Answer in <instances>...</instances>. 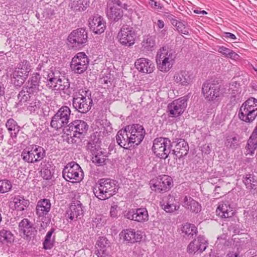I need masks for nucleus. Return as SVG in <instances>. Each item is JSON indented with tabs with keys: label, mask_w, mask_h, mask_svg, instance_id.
<instances>
[{
	"label": "nucleus",
	"mask_w": 257,
	"mask_h": 257,
	"mask_svg": "<svg viewBox=\"0 0 257 257\" xmlns=\"http://www.w3.org/2000/svg\"><path fill=\"white\" fill-rule=\"evenodd\" d=\"M231 50L223 46L218 47V52L227 57Z\"/></svg>",
	"instance_id": "obj_54"
},
{
	"label": "nucleus",
	"mask_w": 257,
	"mask_h": 257,
	"mask_svg": "<svg viewBox=\"0 0 257 257\" xmlns=\"http://www.w3.org/2000/svg\"><path fill=\"white\" fill-rule=\"evenodd\" d=\"M136 69L140 72L151 73L155 69L154 64L152 62L145 58H141L136 60L135 63Z\"/></svg>",
	"instance_id": "obj_29"
},
{
	"label": "nucleus",
	"mask_w": 257,
	"mask_h": 257,
	"mask_svg": "<svg viewBox=\"0 0 257 257\" xmlns=\"http://www.w3.org/2000/svg\"><path fill=\"white\" fill-rule=\"evenodd\" d=\"M225 145L229 149H235L239 146V139L236 137H228L225 142Z\"/></svg>",
	"instance_id": "obj_48"
},
{
	"label": "nucleus",
	"mask_w": 257,
	"mask_h": 257,
	"mask_svg": "<svg viewBox=\"0 0 257 257\" xmlns=\"http://www.w3.org/2000/svg\"><path fill=\"white\" fill-rule=\"evenodd\" d=\"M87 150L90 152L93 156L99 152L101 149L96 142L94 141L89 142L86 146Z\"/></svg>",
	"instance_id": "obj_52"
},
{
	"label": "nucleus",
	"mask_w": 257,
	"mask_h": 257,
	"mask_svg": "<svg viewBox=\"0 0 257 257\" xmlns=\"http://www.w3.org/2000/svg\"><path fill=\"white\" fill-rule=\"evenodd\" d=\"M238 118L246 123L252 122L257 116V99L250 97L241 105Z\"/></svg>",
	"instance_id": "obj_4"
},
{
	"label": "nucleus",
	"mask_w": 257,
	"mask_h": 257,
	"mask_svg": "<svg viewBox=\"0 0 257 257\" xmlns=\"http://www.w3.org/2000/svg\"><path fill=\"white\" fill-rule=\"evenodd\" d=\"M41 78L39 73L35 72L30 78L28 84L40 85Z\"/></svg>",
	"instance_id": "obj_53"
},
{
	"label": "nucleus",
	"mask_w": 257,
	"mask_h": 257,
	"mask_svg": "<svg viewBox=\"0 0 257 257\" xmlns=\"http://www.w3.org/2000/svg\"><path fill=\"white\" fill-rule=\"evenodd\" d=\"M130 134L133 147L138 146L141 143L146 135L144 127L139 124H133L126 126Z\"/></svg>",
	"instance_id": "obj_19"
},
{
	"label": "nucleus",
	"mask_w": 257,
	"mask_h": 257,
	"mask_svg": "<svg viewBox=\"0 0 257 257\" xmlns=\"http://www.w3.org/2000/svg\"><path fill=\"white\" fill-rule=\"evenodd\" d=\"M176 54L172 50H168L166 47H163L158 52L156 56V63L158 69L163 72L169 71L175 63Z\"/></svg>",
	"instance_id": "obj_3"
},
{
	"label": "nucleus",
	"mask_w": 257,
	"mask_h": 257,
	"mask_svg": "<svg viewBox=\"0 0 257 257\" xmlns=\"http://www.w3.org/2000/svg\"><path fill=\"white\" fill-rule=\"evenodd\" d=\"M106 14L108 19L113 22H117L123 16L122 9L127 10L128 5L123 4L120 0H109L107 2Z\"/></svg>",
	"instance_id": "obj_5"
},
{
	"label": "nucleus",
	"mask_w": 257,
	"mask_h": 257,
	"mask_svg": "<svg viewBox=\"0 0 257 257\" xmlns=\"http://www.w3.org/2000/svg\"><path fill=\"white\" fill-rule=\"evenodd\" d=\"M172 147L175 144V149L172 150V154L179 159L186 156L189 151V146L186 141L183 139L176 138L173 140Z\"/></svg>",
	"instance_id": "obj_23"
},
{
	"label": "nucleus",
	"mask_w": 257,
	"mask_h": 257,
	"mask_svg": "<svg viewBox=\"0 0 257 257\" xmlns=\"http://www.w3.org/2000/svg\"><path fill=\"white\" fill-rule=\"evenodd\" d=\"M202 92L206 100L210 102L220 101L224 93L220 85L209 82H205L203 84Z\"/></svg>",
	"instance_id": "obj_9"
},
{
	"label": "nucleus",
	"mask_w": 257,
	"mask_h": 257,
	"mask_svg": "<svg viewBox=\"0 0 257 257\" xmlns=\"http://www.w3.org/2000/svg\"><path fill=\"white\" fill-rule=\"evenodd\" d=\"M143 47L148 51L152 50L155 46V40L154 37L148 35L144 38L142 41Z\"/></svg>",
	"instance_id": "obj_46"
},
{
	"label": "nucleus",
	"mask_w": 257,
	"mask_h": 257,
	"mask_svg": "<svg viewBox=\"0 0 257 257\" xmlns=\"http://www.w3.org/2000/svg\"><path fill=\"white\" fill-rule=\"evenodd\" d=\"M117 181L110 179H101L99 180L98 189L93 190L96 197L105 200L114 195L118 191Z\"/></svg>",
	"instance_id": "obj_2"
},
{
	"label": "nucleus",
	"mask_w": 257,
	"mask_h": 257,
	"mask_svg": "<svg viewBox=\"0 0 257 257\" xmlns=\"http://www.w3.org/2000/svg\"><path fill=\"white\" fill-rule=\"evenodd\" d=\"M93 101L91 93L87 88L80 89L78 93L74 94L72 100L73 108L81 113H85L91 108Z\"/></svg>",
	"instance_id": "obj_1"
},
{
	"label": "nucleus",
	"mask_w": 257,
	"mask_h": 257,
	"mask_svg": "<svg viewBox=\"0 0 257 257\" xmlns=\"http://www.w3.org/2000/svg\"><path fill=\"white\" fill-rule=\"evenodd\" d=\"M172 143L167 138L159 137L154 139L152 151L154 153L161 159H166L171 153Z\"/></svg>",
	"instance_id": "obj_10"
},
{
	"label": "nucleus",
	"mask_w": 257,
	"mask_h": 257,
	"mask_svg": "<svg viewBox=\"0 0 257 257\" xmlns=\"http://www.w3.org/2000/svg\"><path fill=\"white\" fill-rule=\"evenodd\" d=\"M83 174L80 166L74 162L67 164L62 172L63 178L72 183L79 182L83 178Z\"/></svg>",
	"instance_id": "obj_12"
},
{
	"label": "nucleus",
	"mask_w": 257,
	"mask_h": 257,
	"mask_svg": "<svg viewBox=\"0 0 257 257\" xmlns=\"http://www.w3.org/2000/svg\"><path fill=\"white\" fill-rule=\"evenodd\" d=\"M13 235L9 230L2 229L0 230V241L1 242H11L13 240Z\"/></svg>",
	"instance_id": "obj_50"
},
{
	"label": "nucleus",
	"mask_w": 257,
	"mask_h": 257,
	"mask_svg": "<svg viewBox=\"0 0 257 257\" xmlns=\"http://www.w3.org/2000/svg\"><path fill=\"white\" fill-rule=\"evenodd\" d=\"M71 115L70 108L64 105L61 106L52 117L50 125L52 127L58 130L67 126Z\"/></svg>",
	"instance_id": "obj_11"
},
{
	"label": "nucleus",
	"mask_w": 257,
	"mask_h": 257,
	"mask_svg": "<svg viewBox=\"0 0 257 257\" xmlns=\"http://www.w3.org/2000/svg\"><path fill=\"white\" fill-rule=\"evenodd\" d=\"M88 34L84 28H78L73 30L68 36V45L73 48L82 47L87 42Z\"/></svg>",
	"instance_id": "obj_15"
},
{
	"label": "nucleus",
	"mask_w": 257,
	"mask_h": 257,
	"mask_svg": "<svg viewBox=\"0 0 257 257\" xmlns=\"http://www.w3.org/2000/svg\"><path fill=\"white\" fill-rule=\"evenodd\" d=\"M243 182L251 194L254 195L257 193V179L255 176L252 174H247L243 178Z\"/></svg>",
	"instance_id": "obj_35"
},
{
	"label": "nucleus",
	"mask_w": 257,
	"mask_h": 257,
	"mask_svg": "<svg viewBox=\"0 0 257 257\" xmlns=\"http://www.w3.org/2000/svg\"><path fill=\"white\" fill-rule=\"evenodd\" d=\"M116 141L117 144L125 149H128L133 147V145L130 134L126 128V126L123 129H121L117 132L116 136Z\"/></svg>",
	"instance_id": "obj_27"
},
{
	"label": "nucleus",
	"mask_w": 257,
	"mask_h": 257,
	"mask_svg": "<svg viewBox=\"0 0 257 257\" xmlns=\"http://www.w3.org/2000/svg\"><path fill=\"white\" fill-rule=\"evenodd\" d=\"M120 238L125 243L131 244L141 241L143 235L140 230H136L131 228L123 229L120 233Z\"/></svg>",
	"instance_id": "obj_21"
},
{
	"label": "nucleus",
	"mask_w": 257,
	"mask_h": 257,
	"mask_svg": "<svg viewBox=\"0 0 257 257\" xmlns=\"http://www.w3.org/2000/svg\"><path fill=\"white\" fill-rule=\"evenodd\" d=\"M33 97L34 95L29 94L28 91L25 87H23L18 95L19 103L21 104L25 102L27 103L28 101H30L31 98Z\"/></svg>",
	"instance_id": "obj_45"
},
{
	"label": "nucleus",
	"mask_w": 257,
	"mask_h": 257,
	"mask_svg": "<svg viewBox=\"0 0 257 257\" xmlns=\"http://www.w3.org/2000/svg\"><path fill=\"white\" fill-rule=\"evenodd\" d=\"M44 149L37 145H31L26 147L22 152L23 160L29 163H35L42 160L45 156Z\"/></svg>",
	"instance_id": "obj_8"
},
{
	"label": "nucleus",
	"mask_w": 257,
	"mask_h": 257,
	"mask_svg": "<svg viewBox=\"0 0 257 257\" xmlns=\"http://www.w3.org/2000/svg\"><path fill=\"white\" fill-rule=\"evenodd\" d=\"M149 4L152 9L156 10H162L163 6L155 0H149Z\"/></svg>",
	"instance_id": "obj_55"
},
{
	"label": "nucleus",
	"mask_w": 257,
	"mask_h": 257,
	"mask_svg": "<svg viewBox=\"0 0 257 257\" xmlns=\"http://www.w3.org/2000/svg\"><path fill=\"white\" fill-rule=\"evenodd\" d=\"M55 231V229L52 228L47 233L45 240L43 243V248L45 249H51L54 244L55 238L54 236L52 237L53 233Z\"/></svg>",
	"instance_id": "obj_44"
},
{
	"label": "nucleus",
	"mask_w": 257,
	"mask_h": 257,
	"mask_svg": "<svg viewBox=\"0 0 257 257\" xmlns=\"http://www.w3.org/2000/svg\"><path fill=\"white\" fill-rule=\"evenodd\" d=\"M84 211L82 209V204L79 200H73L67 211L66 216L72 220H76L78 218L83 216Z\"/></svg>",
	"instance_id": "obj_26"
},
{
	"label": "nucleus",
	"mask_w": 257,
	"mask_h": 257,
	"mask_svg": "<svg viewBox=\"0 0 257 257\" xmlns=\"http://www.w3.org/2000/svg\"><path fill=\"white\" fill-rule=\"evenodd\" d=\"M181 234L183 237L191 238L197 232V228L195 225L186 223L181 227Z\"/></svg>",
	"instance_id": "obj_39"
},
{
	"label": "nucleus",
	"mask_w": 257,
	"mask_h": 257,
	"mask_svg": "<svg viewBox=\"0 0 257 257\" xmlns=\"http://www.w3.org/2000/svg\"><path fill=\"white\" fill-rule=\"evenodd\" d=\"M257 148V126L255 127L245 147L247 155L252 156Z\"/></svg>",
	"instance_id": "obj_32"
},
{
	"label": "nucleus",
	"mask_w": 257,
	"mask_h": 257,
	"mask_svg": "<svg viewBox=\"0 0 257 257\" xmlns=\"http://www.w3.org/2000/svg\"><path fill=\"white\" fill-rule=\"evenodd\" d=\"M164 209L167 212H172L177 210V206L175 204H164Z\"/></svg>",
	"instance_id": "obj_56"
},
{
	"label": "nucleus",
	"mask_w": 257,
	"mask_h": 257,
	"mask_svg": "<svg viewBox=\"0 0 257 257\" xmlns=\"http://www.w3.org/2000/svg\"><path fill=\"white\" fill-rule=\"evenodd\" d=\"M216 212L217 215L221 218H230L234 213L233 208L231 206L228 201L220 202Z\"/></svg>",
	"instance_id": "obj_30"
},
{
	"label": "nucleus",
	"mask_w": 257,
	"mask_h": 257,
	"mask_svg": "<svg viewBox=\"0 0 257 257\" xmlns=\"http://www.w3.org/2000/svg\"><path fill=\"white\" fill-rule=\"evenodd\" d=\"M38 97H34L31 98L30 101L25 105L27 106V109L31 112V113H38V111L41 108V102L37 98Z\"/></svg>",
	"instance_id": "obj_42"
},
{
	"label": "nucleus",
	"mask_w": 257,
	"mask_h": 257,
	"mask_svg": "<svg viewBox=\"0 0 257 257\" xmlns=\"http://www.w3.org/2000/svg\"><path fill=\"white\" fill-rule=\"evenodd\" d=\"M227 58H230L233 60H238L239 58V56L237 53H236L234 51L231 50Z\"/></svg>",
	"instance_id": "obj_59"
},
{
	"label": "nucleus",
	"mask_w": 257,
	"mask_h": 257,
	"mask_svg": "<svg viewBox=\"0 0 257 257\" xmlns=\"http://www.w3.org/2000/svg\"><path fill=\"white\" fill-rule=\"evenodd\" d=\"M87 0H70L69 7L74 12H82L87 8Z\"/></svg>",
	"instance_id": "obj_40"
},
{
	"label": "nucleus",
	"mask_w": 257,
	"mask_h": 257,
	"mask_svg": "<svg viewBox=\"0 0 257 257\" xmlns=\"http://www.w3.org/2000/svg\"><path fill=\"white\" fill-rule=\"evenodd\" d=\"M88 125L84 120L76 119L64 129L65 133L71 138H76L79 139L83 138L87 133Z\"/></svg>",
	"instance_id": "obj_7"
},
{
	"label": "nucleus",
	"mask_w": 257,
	"mask_h": 257,
	"mask_svg": "<svg viewBox=\"0 0 257 257\" xmlns=\"http://www.w3.org/2000/svg\"><path fill=\"white\" fill-rule=\"evenodd\" d=\"M51 89L59 92L64 97H70L74 91V88L70 86L69 79L62 76Z\"/></svg>",
	"instance_id": "obj_20"
},
{
	"label": "nucleus",
	"mask_w": 257,
	"mask_h": 257,
	"mask_svg": "<svg viewBox=\"0 0 257 257\" xmlns=\"http://www.w3.org/2000/svg\"><path fill=\"white\" fill-rule=\"evenodd\" d=\"M150 185L153 191L163 193L168 191L172 187L173 180L170 176L163 175L152 179L150 181Z\"/></svg>",
	"instance_id": "obj_16"
},
{
	"label": "nucleus",
	"mask_w": 257,
	"mask_h": 257,
	"mask_svg": "<svg viewBox=\"0 0 257 257\" xmlns=\"http://www.w3.org/2000/svg\"><path fill=\"white\" fill-rule=\"evenodd\" d=\"M223 36L226 39H231L232 40L236 39V37L235 35L229 32H224L223 34Z\"/></svg>",
	"instance_id": "obj_61"
},
{
	"label": "nucleus",
	"mask_w": 257,
	"mask_h": 257,
	"mask_svg": "<svg viewBox=\"0 0 257 257\" xmlns=\"http://www.w3.org/2000/svg\"><path fill=\"white\" fill-rule=\"evenodd\" d=\"M108 160V155L101 150L93 155L92 158V162L97 166H102L106 164Z\"/></svg>",
	"instance_id": "obj_41"
},
{
	"label": "nucleus",
	"mask_w": 257,
	"mask_h": 257,
	"mask_svg": "<svg viewBox=\"0 0 257 257\" xmlns=\"http://www.w3.org/2000/svg\"><path fill=\"white\" fill-rule=\"evenodd\" d=\"M136 37V31L133 27L128 25H123L117 35L120 44L127 47H130L135 44Z\"/></svg>",
	"instance_id": "obj_14"
},
{
	"label": "nucleus",
	"mask_w": 257,
	"mask_h": 257,
	"mask_svg": "<svg viewBox=\"0 0 257 257\" xmlns=\"http://www.w3.org/2000/svg\"><path fill=\"white\" fill-rule=\"evenodd\" d=\"M187 105V99L184 97L174 100L168 104L167 112L169 116L177 117L180 116L184 112Z\"/></svg>",
	"instance_id": "obj_18"
},
{
	"label": "nucleus",
	"mask_w": 257,
	"mask_h": 257,
	"mask_svg": "<svg viewBox=\"0 0 257 257\" xmlns=\"http://www.w3.org/2000/svg\"><path fill=\"white\" fill-rule=\"evenodd\" d=\"M5 94V87L4 84L0 81V98L4 96Z\"/></svg>",
	"instance_id": "obj_63"
},
{
	"label": "nucleus",
	"mask_w": 257,
	"mask_h": 257,
	"mask_svg": "<svg viewBox=\"0 0 257 257\" xmlns=\"http://www.w3.org/2000/svg\"><path fill=\"white\" fill-rule=\"evenodd\" d=\"M19 227L27 239L35 235L37 230L27 218H24L19 223Z\"/></svg>",
	"instance_id": "obj_31"
},
{
	"label": "nucleus",
	"mask_w": 257,
	"mask_h": 257,
	"mask_svg": "<svg viewBox=\"0 0 257 257\" xmlns=\"http://www.w3.org/2000/svg\"><path fill=\"white\" fill-rule=\"evenodd\" d=\"M149 219L148 212L145 208L135 209V221L138 222H144Z\"/></svg>",
	"instance_id": "obj_43"
},
{
	"label": "nucleus",
	"mask_w": 257,
	"mask_h": 257,
	"mask_svg": "<svg viewBox=\"0 0 257 257\" xmlns=\"http://www.w3.org/2000/svg\"><path fill=\"white\" fill-rule=\"evenodd\" d=\"M51 162L45 160L41 164V173L43 178L46 180L51 179L54 174V169Z\"/></svg>",
	"instance_id": "obj_33"
},
{
	"label": "nucleus",
	"mask_w": 257,
	"mask_h": 257,
	"mask_svg": "<svg viewBox=\"0 0 257 257\" xmlns=\"http://www.w3.org/2000/svg\"><path fill=\"white\" fill-rule=\"evenodd\" d=\"M88 22L90 29L96 34H100L105 30V21L102 17L98 14L90 17Z\"/></svg>",
	"instance_id": "obj_24"
},
{
	"label": "nucleus",
	"mask_w": 257,
	"mask_h": 257,
	"mask_svg": "<svg viewBox=\"0 0 257 257\" xmlns=\"http://www.w3.org/2000/svg\"><path fill=\"white\" fill-rule=\"evenodd\" d=\"M124 216L127 219L135 221V209H132L130 211L125 212Z\"/></svg>",
	"instance_id": "obj_57"
},
{
	"label": "nucleus",
	"mask_w": 257,
	"mask_h": 257,
	"mask_svg": "<svg viewBox=\"0 0 257 257\" xmlns=\"http://www.w3.org/2000/svg\"><path fill=\"white\" fill-rule=\"evenodd\" d=\"M51 204L48 199L39 200L36 205V214L39 218H41V226L44 229L50 222V218L46 215L50 210Z\"/></svg>",
	"instance_id": "obj_17"
},
{
	"label": "nucleus",
	"mask_w": 257,
	"mask_h": 257,
	"mask_svg": "<svg viewBox=\"0 0 257 257\" xmlns=\"http://www.w3.org/2000/svg\"><path fill=\"white\" fill-rule=\"evenodd\" d=\"M94 253L98 257H107L111 250L110 242L105 236H100L97 240Z\"/></svg>",
	"instance_id": "obj_25"
},
{
	"label": "nucleus",
	"mask_w": 257,
	"mask_h": 257,
	"mask_svg": "<svg viewBox=\"0 0 257 257\" xmlns=\"http://www.w3.org/2000/svg\"><path fill=\"white\" fill-rule=\"evenodd\" d=\"M39 87L40 85L28 84L25 88L28 91L29 94L34 95V97H38L44 94Z\"/></svg>",
	"instance_id": "obj_47"
},
{
	"label": "nucleus",
	"mask_w": 257,
	"mask_h": 257,
	"mask_svg": "<svg viewBox=\"0 0 257 257\" xmlns=\"http://www.w3.org/2000/svg\"><path fill=\"white\" fill-rule=\"evenodd\" d=\"M62 76V75H61L60 71L50 70L47 74L46 86L49 88L52 89Z\"/></svg>",
	"instance_id": "obj_38"
},
{
	"label": "nucleus",
	"mask_w": 257,
	"mask_h": 257,
	"mask_svg": "<svg viewBox=\"0 0 257 257\" xmlns=\"http://www.w3.org/2000/svg\"><path fill=\"white\" fill-rule=\"evenodd\" d=\"M6 127L10 135L11 138L13 140L16 139L20 130V127L17 122L13 118H10L7 120Z\"/></svg>",
	"instance_id": "obj_36"
},
{
	"label": "nucleus",
	"mask_w": 257,
	"mask_h": 257,
	"mask_svg": "<svg viewBox=\"0 0 257 257\" xmlns=\"http://www.w3.org/2000/svg\"><path fill=\"white\" fill-rule=\"evenodd\" d=\"M240 252V250H239V247H237V249L236 251H230L227 254L226 257H241L239 255Z\"/></svg>",
	"instance_id": "obj_58"
},
{
	"label": "nucleus",
	"mask_w": 257,
	"mask_h": 257,
	"mask_svg": "<svg viewBox=\"0 0 257 257\" xmlns=\"http://www.w3.org/2000/svg\"><path fill=\"white\" fill-rule=\"evenodd\" d=\"M172 25L175 26L177 30L182 34L186 35H189V31L186 27V25L181 21L178 20H173Z\"/></svg>",
	"instance_id": "obj_49"
},
{
	"label": "nucleus",
	"mask_w": 257,
	"mask_h": 257,
	"mask_svg": "<svg viewBox=\"0 0 257 257\" xmlns=\"http://www.w3.org/2000/svg\"><path fill=\"white\" fill-rule=\"evenodd\" d=\"M168 200L166 202H165L164 204H175L174 203V201H175V198L173 196L171 195H169L168 196Z\"/></svg>",
	"instance_id": "obj_62"
},
{
	"label": "nucleus",
	"mask_w": 257,
	"mask_h": 257,
	"mask_svg": "<svg viewBox=\"0 0 257 257\" xmlns=\"http://www.w3.org/2000/svg\"><path fill=\"white\" fill-rule=\"evenodd\" d=\"M31 66L30 62L23 59L17 64L13 72V83L15 86L21 87L31 72Z\"/></svg>",
	"instance_id": "obj_6"
},
{
	"label": "nucleus",
	"mask_w": 257,
	"mask_h": 257,
	"mask_svg": "<svg viewBox=\"0 0 257 257\" xmlns=\"http://www.w3.org/2000/svg\"><path fill=\"white\" fill-rule=\"evenodd\" d=\"M89 59L84 52L77 53L71 59L70 67L75 74H81L88 69Z\"/></svg>",
	"instance_id": "obj_13"
},
{
	"label": "nucleus",
	"mask_w": 257,
	"mask_h": 257,
	"mask_svg": "<svg viewBox=\"0 0 257 257\" xmlns=\"http://www.w3.org/2000/svg\"><path fill=\"white\" fill-rule=\"evenodd\" d=\"M12 185L10 181L3 180L0 181V193H5L9 192L12 189Z\"/></svg>",
	"instance_id": "obj_51"
},
{
	"label": "nucleus",
	"mask_w": 257,
	"mask_h": 257,
	"mask_svg": "<svg viewBox=\"0 0 257 257\" xmlns=\"http://www.w3.org/2000/svg\"><path fill=\"white\" fill-rule=\"evenodd\" d=\"M194 79L193 73L186 70L176 71L173 76L174 82L178 85L187 86L191 84Z\"/></svg>",
	"instance_id": "obj_22"
},
{
	"label": "nucleus",
	"mask_w": 257,
	"mask_h": 257,
	"mask_svg": "<svg viewBox=\"0 0 257 257\" xmlns=\"http://www.w3.org/2000/svg\"><path fill=\"white\" fill-rule=\"evenodd\" d=\"M12 199L15 209L17 211H23L29 206V200L25 199L23 195H15L12 198Z\"/></svg>",
	"instance_id": "obj_34"
},
{
	"label": "nucleus",
	"mask_w": 257,
	"mask_h": 257,
	"mask_svg": "<svg viewBox=\"0 0 257 257\" xmlns=\"http://www.w3.org/2000/svg\"><path fill=\"white\" fill-rule=\"evenodd\" d=\"M202 152L206 154H209L211 152V148L209 145H204L202 148Z\"/></svg>",
	"instance_id": "obj_64"
},
{
	"label": "nucleus",
	"mask_w": 257,
	"mask_h": 257,
	"mask_svg": "<svg viewBox=\"0 0 257 257\" xmlns=\"http://www.w3.org/2000/svg\"><path fill=\"white\" fill-rule=\"evenodd\" d=\"M183 206L192 212L200 211L201 206L199 203L189 196H185L183 199Z\"/></svg>",
	"instance_id": "obj_37"
},
{
	"label": "nucleus",
	"mask_w": 257,
	"mask_h": 257,
	"mask_svg": "<svg viewBox=\"0 0 257 257\" xmlns=\"http://www.w3.org/2000/svg\"><path fill=\"white\" fill-rule=\"evenodd\" d=\"M110 214L111 217L115 218L117 216V206H111L110 210Z\"/></svg>",
	"instance_id": "obj_60"
},
{
	"label": "nucleus",
	"mask_w": 257,
	"mask_h": 257,
	"mask_svg": "<svg viewBox=\"0 0 257 257\" xmlns=\"http://www.w3.org/2000/svg\"><path fill=\"white\" fill-rule=\"evenodd\" d=\"M208 244L204 236H199L189 244L187 251L189 253L202 252L206 248Z\"/></svg>",
	"instance_id": "obj_28"
}]
</instances>
